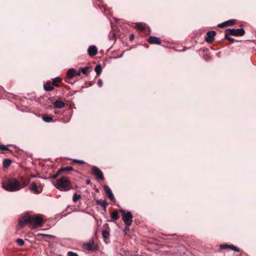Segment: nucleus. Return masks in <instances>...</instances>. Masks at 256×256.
Returning a JSON list of instances; mask_svg holds the SVG:
<instances>
[{
  "label": "nucleus",
  "instance_id": "32",
  "mask_svg": "<svg viewBox=\"0 0 256 256\" xmlns=\"http://www.w3.org/2000/svg\"><path fill=\"white\" fill-rule=\"evenodd\" d=\"M72 162H73L76 163L78 164H85V162L82 160H73Z\"/></svg>",
  "mask_w": 256,
  "mask_h": 256
},
{
  "label": "nucleus",
  "instance_id": "5",
  "mask_svg": "<svg viewBox=\"0 0 256 256\" xmlns=\"http://www.w3.org/2000/svg\"><path fill=\"white\" fill-rule=\"evenodd\" d=\"M224 32H227V34H230L231 36H243L245 34L246 32L244 28H228L224 31Z\"/></svg>",
  "mask_w": 256,
  "mask_h": 256
},
{
  "label": "nucleus",
  "instance_id": "21",
  "mask_svg": "<svg viewBox=\"0 0 256 256\" xmlns=\"http://www.w3.org/2000/svg\"><path fill=\"white\" fill-rule=\"evenodd\" d=\"M42 118L45 122H49L52 121V118L48 115L44 114L42 116Z\"/></svg>",
  "mask_w": 256,
  "mask_h": 256
},
{
  "label": "nucleus",
  "instance_id": "44",
  "mask_svg": "<svg viewBox=\"0 0 256 256\" xmlns=\"http://www.w3.org/2000/svg\"><path fill=\"white\" fill-rule=\"evenodd\" d=\"M54 113H55V114H58V112H57V111H54Z\"/></svg>",
  "mask_w": 256,
  "mask_h": 256
},
{
  "label": "nucleus",
  "instance_id": "35",
  "mask_svg": "<svg viewBox=\"0 0 256 256\" xmlns=\"http://www.w3.org/2000/svg\"><path fill=\"white\" fill-rule=\"evenodd\" d=\"M68 256H78V255L76 253L74 252H68Z\"/></svg>",
  "mask_w": 256,
  "mask_h": 256
},
{
  "label": "nucleus",
  "instance_id": "22",
  "mask_svg": "<svg viewBox=\"0 0 256 256\" xmlns=\"http://www.w3.org/2000/svg\"><path fill=\"white\" fill-rule=\"evenodd\" d=\"M80 71L83 74H85V75H88L89 74V72H88V69H89V67L88 66H86V68H80Z\"/></svg>",
  "mask_w": 256,
  "mask_h": 256
},
{
  "label": "nucleus",
  "instance_id": "38",
  "mask_svg": "<svg viewBox=\"0 0 256 256\" xmlns=\"http://www.w3.org/2000/svg\"><path fill=\"white\" fill-rule=\"evenodd\" d=\"M134 38V34H131L130 35V38H129V40L130 41V42H132Z\"/></svg>",
  "mask_w": 256,
  "mask_h": 256
},
{
  "label": "nucleus",
  "instance_id": "2",
  "mask_svg": "<svg viewBox=\"0 0 256 256\" xmlns=\"http://www.w3.org/2000/svg\"><path fill=\"white\" fill-rule=\"evenodd\" d=\"M44 222V218L42 214H26L20 220L19 225L20 228H23L26 224H28L32 229H34L42 226Z\"/></svg>",
  "mask_w": 256,
  "mask_h": 256
},
{
  "label": "nucleus",
  "instance_id": "28",
  "mask_svg": "<svg viewBox=\"0 0 256 256\" xmlns=\"http://www.w3.org/2000/svg\"><path fill=\"white\" fill-rule=\"evenodd\" d=\"M80 198V195L77 194H74L73 196L72 200H73L74 202H76L77 200H78Z\"/></svg>",
  "mask_w": 256,
  "mask_h": 256
},
{
  "label": "nucleus",
  "instance_id": "10",
  "mask_svg": "<svg viewBox=\"0 0 256 256\" xmlns=\"http://www.w3.org/2000/svg\"><path fill=\"white\" fill-rule=\"evenodd\" d=\"M236 24V20H230L226 21L222 24L218 25V26L220 28H223L226 26H232Z\"/></svg>",
  "mask_w": 256,
  "mask_h": 256
},
{
  "label": "nucleus",
  "instance_id": "16",
  "mask_svg": "<svg viewBox=\"0 0 256 256\" xmlns=\"http://www.w3.org/2000/svg\"><path fill=\"white\" fill-rule=\"evenodd\" d=\"M96 204L101 206L103 208L105 212L106 211L108 203L106 200H96Z\"/></svg>",
  "mask_w": 256,
  "mask_h": 256
},
{
  "label": "nucleus",
  "instance_id": "24",
  "mask_svg": "<svg viewBox=\"0 0 256 256\" xmlns=\"http://www.w3.org/2000/svg\"><path fill=\"white\" fill-rule=\"evenodd\" d=\"M94 70L96 73L97 75H100L102 72V67L100 64H99L96 65V66L95 67Z\"/></svg>",
  "mask_w": 256,
  "mask_h": 256
},
{
  "label": "nucleus",
  "instance_id": "42",
  "mask_svg": "<svg viewBox=\"0 0 256 256\" xmlns=\"http://www.w3.org/2000/svg\"><path fill=\"white\" fill-rule=\"evenodd\" d=\"M67 169H68V171H72L74 170V168L72 166H67Z\"/></svg>",
  "mask_w": 256,
  "mask_h": 256
},
{
  "label": "nucleus",
  "instance_id": "33",
  "mask_svg": "<svg viewBox=\"0 0 256 256\" xmlns=\"http://www.w3.org/2000/svg\"><path fill=\"white\" fill-rule=\"evenodd\" d=\"M58 170H59V172H60L61 174L62 172H68V169H67V166L64 167V168H62L59 169Z\"/></svg>",
  "mask_w": 256,
  "mask_h": 256
},
{
  "label": "nucleus",
  "instance_id": "39",
  "mask_svg": "<svg viewBox=\"0 0 256 256\" xmlns=\"http://www.w3.org/2000/svg\"><path fill=\"white\" fill-rule=\"evenodd\" d=\"M98 86L100 87L102 86V80H100V79L98 80Z\"/></svg>",
  "mask_w": 256,
  "mask_h": 256
},
{
  "label": "nucleus",
  "instance_id": "3",
  "mask_svg": "<svg viewBox=\"0 0 256 256\" xmlns=\"http://www.w3.org/2000/svg\"><path fill=\"white\" fill-rule=\"evenodd\" d=\"M54 186L59 190L68 191L72 188L71 182L66 176H62L56 180Z\"/></svg>",
  "mask_w": 256,
  "mask_h": 256
},
{
  "label": "nucleus",
  "instance_id": "23",
  "mask_svg": "<svg viewBox=\"0 0 256 256\" xmlns=\"http://www.w3.org/2000/svg\"><path fill=\"white\" fill-rule=\"evenodd\" d=\"M12 162L11 160L10 159H5L3 162V167L4 168H8Z\"/></svg>",
  "mask_w": 256,
  "mask_h": 256
},
{
  "label": "nucleus",
  "instance_id": "18",
  "mask_svg": "<svg viewBox=\"0 0 256 256\" xmlns=\"http://www.w3.org/2000/svg\"><path fill=\"white\" fill-rule=\"evenodd\" d=\"M62 80L61 78L57 77L52 79V83L54 86L58 87L59 86V84L62 82Z\"/></svg>",
  "mask_w": 256,
  "mask_h": 256
},
{
  "label": "nucleus",
  "instance_id": "12",
  "mask_svg": "<svg viewBox=\"0 0 256 256\" xmlns=\"http://www.w3.org/2000/svg\"><path fill=\"white\" fill-rule=\"evenodd\" d=\"M105 192L108 198L112 201H114L115 198L110 188L106 185L104 186Z\"/></svg>",
  "mask_w": 256,
  "mask_h": 256
},
{
  "label": "nucleus",
  "instance_id": "20",
  "mask_svg": "<svg viewBox=\"0 0 256 256\" xmlns=\"http://www.w3.org/2000/svg\"><path fill=\"white\" fill-rule=\"evenodd\" d=\"M43 236H47L50 238H52L54 237L53 236L50 235V234H40V233H38L36 235V236L37 240H42V238L40 237Z\"/></svg>",
  "mask_w": 256,
  "mask_h": 256
},
{
  "label": "nucleus",
  "instance_id": "37",
  "mask_svg": "<svg viewBox=\"0 0 256 256\" xmlns=\"http://www.w3.org/2000/svg\"><path fill=\"white\" fill-rule=\"evenodd\" d=\"M204 57L206 60H208L210 59V57L208 54H204Z\"/></svg>",
  "mask_w": 256,
  "mask_h": 256
},
{
  "label": "nucleus",
  "instance_id": "8",
  "mask_svg": "<svg viewBox=\"0 0 256 256\" xmlns=\"http://www.w3.org/2000/svg\"><path fill=\"white\" fill-rule=\"evenodd\" d=\"M216 34V32L215 31L212 30L208 32L206 34L207 36L205 38V40L208 42L211 43L214 40V37Z\"/></svg>",
  "mask_w": 256,
  "mask_h": 256
},
{
  "label": "nucleus",
  "instance_id": "36",
  "mask_svg": "<svg viewBox=\"0 0 256 256\" xmlns=\"http://www.w3.org/2000/svg\"><path fill=\"white\" fill-rule=\"evenodd\" d=\"M61 174V173L60 172H59V170H58L56 172V173L54 175L52 176V178H56L60 174Z\"/></svg>",
  "mask_w": 256,
  "mask_h": 256
},
{
  "label": "nucleus",
  "instance_id": "26",
  "mask_svg": "<svg viewBox=\"0 0 256 256\" xmlns=\"http://www.w3.org/2000/svg\"><path fill=\"white\" fill-rule=\"evenodd\" d=\"M224 38L226 40H229V42L231 43H233L234 42V38H231L230 36H231L230 34H227V32H224Z\"/></svg>",
  "mask_w": 256,
  "mask_h": 256
},
{
  "label": "nucleus",
  "instance_id": "15",
  "mask_svg": "<svg viewBox=\"0 0 256 256\" xmlns=\"http://www.w3.org/2000/svg\"><path fill=\"white\" fill-rule=\"evenodd\" d=\"M44 88L46 91H52L54 89V86L50 82H48L44 84Z\"/></svg>",
  "mask_w": 256,
  "mask_h": 256
},
{
  "label": "nucleus",
  "instance_id": "11",
  "mask_svg": "<svg viewBox=\"0 0 256 256\" xmlns=\"http://www.w3.org/2000/svg\"><path fill=\"white\" fill-rule=\"evenodd\" d=\"M76 74V70L74 68H70L67 72V76L66 79V82H69L68 80L72 79V78L75 77V74Z\"/></svg>",
  "mask_w": 256,
  "mask_h": 256
},
{
  "label": "nucleus",
  "instance_id": "41",
  "mask_svg": "<svg viewBox=\"0 0 256 256\" xmlns=\"http://www.w3.org/2000/svg\"><path fill=\"white\" fill-rule=\"evenodd\" d=\"M129 226H126V227L124 229V232H125L126 234L127 232L130 230Z\"/></svg>",
  "mask_w": 256,
  "mask_h": 256
},
{
  "label": "nucleus",
  "instance_id": "1",
  "mask_svg": "<svg viewBox=\"0 0 256 256\" xmlns=\"http://www.w3.org/2000/svg\"><path fill=\"white\" fill-rule=\"evenodd\" d=\"M30 179L20 176L18 179L10 178L2 182V187L8 192H16L24 188L30 183Z\"/></svg>",
  "mask_w": 256,
  "mask_h": 256
},
{
  "label": "nucleus",
  "instance_id": "4",
  "mask_svg": "<svg viewBox=\"0 0 256 256\" xmlns=\"http://www.w3.org/2000/svg\"><path fill=\"white\" fill-rule=\"evenodd\" d=\"M122 219L126 226H131L132 222L133 216L130 212H126L123 209H120Z\"/></svg>",
  "mask_w": 256,
  "mask_h": 256
},
{
  "label": "nucleus",
  "instance_id": "31",
  "mask_svg": "<svg viewBox=\"0 0 256 256\" xmlns=\"http://www.w3.org/2000/svg\"><path fill=\"white\" fill-rule=\"evenodd\" d=\"M230 245H228L227 244H221L220 246V249H221V250H224V249L228 248H230Z\"/></svg>",
  "mask_w": 256,
  "mask_h": 256
},
{
  "label": "nucleus",
  "instance_id": "19",
  "mask_svg": "<svg viewBox=\"0 0 256 256\" xmlns=\"http://www.w3.org/2000/svg\"><path fill=\"white\" fill-rule=\"evenodd\" d=\"M110 217L114 222L116 221L120 218L118 212L116 210H114L111 213Z\"/></svg>",
  "mask_w": 256,
  "mask_h": 256
},
{
  "label": "nucleus",
  "instance_id": "29",
  "mask_svg": "<svg viewBox=\"0 0 256 256\" xmlns=\"http://www.w3.org/2000/svg\"><path fill=\"white\" fill-rule=\"evenodd\" d=\"M16 242L20 246H23L24 245V241L21 238H18L16 240Z\"/></svg>",
  "mask_w": 256,
  "mask_h": 256
},
{
  "label": "nucleus",
  "instance_id": "9",
  "mask_svg": "<svg viewBox=\"0 0 256 256\" xmlns=\"http://www.w3.org/2000/svg\"><path fill=\"white\" fill-rule=\"evenodd\" d=\"M84 248L88 250H95L96 249V246L94 244L93 240H90L88 242L84 244Z\"/></svg>",
  "mask_w": 256,
  "mask_h": 256
},
{
  "label": "nucleus",
  "instance_id": "13",
  "mask_svg": "<svg viewBox=\"0 0 256 256\" xmlns=\"http://www.w3.org/2000/svg\"><path fill=\"white\" fill-rule=\"evenodd\" d=\"M148 42L150 44H161L160 38L154 36H150L148 40Z\"/></svg>",
  "mask_w": 256,
  "mask_h": 256
},
{
  "label": "nucleus",
  "instance_id": "34",
  "mask_svg": "<svg viewBox=\"0 0 256 256\" xmlns=\"http://www.w3.org/2000/svg\"><path fill=\"white\" fill-rule=\"evenodd\" d=\"M230 248L235 252H240V250L234 245H230Z\"/></svg>",
  "mask_w": 256,
  "mask_h": 256
},
{
  "label": "nucleus",
  "instance_id": "14",
  "mask_svg": "<svg viewBox=\"0 0 256 256\" xmlns=\"http://www.w3.org/2000/svg\"><path fill=\"white\" fill-rule=\"evenodd\" d=\"M88 52L90 56H96L98 52V48L95 46H90L88 50Z\"/></svg>",
  "mask_w": 256,
  "mask_h": 256
},
{
  "label": "nucleus",
  "instance_id": "6",
  "mask_svg": "<svg viewBox=\"0 0 256 256\" xmlns=\"http://www.w3.org/2000/svg\"><path fill=\"white\" fill-rule=\"evenodd\" d=\"M42 188L43 187L39 180L32 182L29 186V189L36 194H40Z\"/></svg>",
  "mask_w": 256,
  "mask_h": 256
},
{
  "label": "nucleus",
  "instance_id": "7",
  "mask_svg": "<svg viewBox=\"0 0 256 256\" xmlns=\"http://www.w3.org/2000/svg\"><path fill=\"white\" fill-rule=\"evenodd\" d=\"M92 174L94 175L98 180H103L104 176L102 171L98 167L95 166H92Z\"/></svg>",
  "mask_w": 256,
  "mask_h": 256
},
{
  "label": "nucleus",
  "instance_id": "27",
  "mask_svg": "<svg viewBox=\"0 0 256 256\" xmlns=\"http://www.w3.org/2000/svg\"><path fill=\"white\" fill-rule=\"evenodd\" d=\"M102 235L103 238L104 239H106V238H108V237L110 236V233L106 230H103L102 231Z\"/></svg>",
  "mask_w": 256,
  "mask_h": 256
},
{
  "label": "nucleus",
  "instance_id": "30",
  "mask_svg": "<svg viewBox=\"0 0 256 256\" xmlns=\"http://www.w3.org/2000/svg\"><path fill=\"white\" fill-rule=\"evenodd\" d=\"M0 150H8L11 152L10 150L4 144H0Z\"/></svg>",
  "mask_w": 256,
  "mask_h": 256
},
{
  "label": "nucleus",
  "instance_id": "43",
  "mask_svg": "<svg viewBox=\"0 0 256 256\" xmlns=\"http://www.w3.org/2000/svg\"><path fill=\"white\" fill-rule=\"evenodd\" d=\"M86 182L87 184H90V180H86Z\"/></svg>",
  "mask_w": 256,
  "mask_h": 256
},
{
  "label": "nucleus",
  "instance_id": "25",
  "mask_svg": "<svg viewBox=\"0 0 256 256\" xmlns=\"http://www.w3.org/2000/svg\"><path fill=\"white\" fill-rule=\"evenodd\" d=\"M145 27V26L141 23H136V28L140 30H144Z\"/></svg>",
  "mask_w": 256,
  "mask_h": 256
},
{
  "label": "nucleus",
  "instance_id": "40",
  "mask_svg": "<svg viewBox=\"0 0 256 256\" xmlns=\"http://www.w3.org/2000/svg\"><path fill=\"white\" fill-rule=\"evenodd\" d=\"M81 72L80 71V68H78V70H76V74H75V76H80Z\"/></svg>",
  "mask_w": 256,
  "mask_h": 256
},
{
  "label": "nucleus",
  "instance_id": "17",
  "mask_svg": "<svg viewBox=\"0 0 256 256\" xmlns=\"http://www.w3.org/2000/svg\"><path fill=\"white\" fill-rule=\"evenodd\" d=\"M65 106V102L60 100H57L54 103L55 108H62Z\"/></svg>",
  "mask_w": 256,
  "mask_h": 256
}]
</instances>
